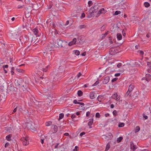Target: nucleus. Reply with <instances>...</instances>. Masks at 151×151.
I'll use <instances>...</instances> for the list:
<instances>
[{"label": "nucleus", "instance_id": "nucleus-31", "mask_svg": "<svg viewBox=\"0 0 151 151\" xmlns=\"http://www.w3.org/2000/svg\"><path fill=\"white\" fill-rule=\"evenodd\" d=\"M52 124V122L51 121L46 122L45 124L47 126H50Z\"/></svg>", "mask_w": 151, "mask_h": 151}, {"label": "nucleus", "instance_id": "nucleus-52", "mask_svg": "<svg viewBox=\"0 0 151 151\" xmlns=\"http://www.w3.org/2000/svg\"><path fill=\"white\" fill-rule=\"evenodd\" d=\"M73 102L75 104H79V102L77 101L76 100H74Z\"/></svg>", "mask_w": 151, "mask_h": 151}, {"label": "nucleus", "instance_id": "nucleus-48", "mask_svg": "<svg viewBox=\"0 0 151 151\" xmlns=\"http://www.w3.org/2000/svg\"><path fill=\"white\" fill-rule=\"evenodd\" d=\"M85 17V14L83 13L82 14H81V18L82 19V18H84Z\"/></svg>", "mask_w": 151, "mask_h": 151}, {"label": "nucleus", "instance_id": "nucleus-55", "mask_svg": "<svg viewBox=\"0 0 151 151\" xmlns=\"http://www.w3.org/2000/svg\"><path fill=\"white\" fill-rule=\"evenodd\" d=\"M85 132H82L80 134V136L81 137H82L83 135H84L85 134Z\"/></svg>", "mask_w": 151, "mask_h": 151}, {"label": "nucleus", "instance_id": "nucleus-8", "mask_svg": "<svg viewBox=\"0 0 151 151\" xmlns=\"http://www.w3.org/2000/svg\"><path fill=\"white\" fill-rule=\"evenodd\" d=\"M112 98L116 100H119L120 98L119 97H118V95L117 93H115L111 96Z\"/></svg>", "mask_w": 151, "mask_h": 151}, {"label": "nucleus", "instance_id": "nucleus-51", "mask_svg": "<svg viewBox=\"0 0 151 151\" xmlns=\"http://www.w3.org/2000/svg\"><path fill=\"white\" fill-rule=\"evenodd\" d=\"M9 145V142H6L5 145L4 147L5 148L7 147Z\"/></svg>", "mask_w": 151, "mask_h": 151}, {"label": "nucleus", "instance_id": "nucleus-53", "mask_svg": "<svg viewBox=\"0 0 151 151\" xmlns=\"http://www.w3.org/2000/svg\"><path fill=\"white\" fill-rule=\"evenodd\" d=\"M139 53L141 55H143L144 54V52H143L142 51V50H139Z\"/></svg>", "mask_w": 151, "mask_h": 151}, {"label": "nucleus", "instance_id": "nucleus-19", "mask_svg": "<svg viewBox=\"0 0 151 151\" xmlns=\"http://www.w3.org/2000/svg\"><path fill=\"white\" fill-rule=\"evenodd\" d=\"M14 87L11 85H9L7 87V89L9 91H12L13 90Z\"/></svg>", "mask_w": 151, "mask_h": 151}, {"label": "nucleus", "instance_id": "nucleus-4", "mask_svg": "<svg viewBox=\"0 0 151 151\" xmlns=\"http://www.w3.org/2000/svg\"><path fill=\"white\" fill-rule=\"evenodd\" d=\"M23 83H24V82L23 81H21V82H19L18 80H17L16 82L15 83L16 86L19 89L21 87H24V85L23 84Z\"/></svg>", "mask_w": 151, "mask_h": 151}, {"label": "nucleus", "instance_id": "nucleus-13", "mask_svg": "<svg viewBox=\"0 0 151 151\" xmlns=\"http://www.w3.org/2000/svg\"><path fill=\"white\" fill-rule=\"evenodd\" d=\"M95 94V93L94 91L90 92L89 94L90 98L91 99H94L96 97Z\"/></svg>", "mask_w": 151, "mask_h": 151}, {"label": "nucleus", "instance_id": "nucleus-46", "mask_svg": "<svg viewBox=\"0 0 151 151\" xmlns=\"http://www.w3.org/2000/svg\"><path fill=\"white\" fill-rule=\"evenodd\" d=\"M118 79V78H114L113 79L111 80V82H114L115 81H116Z\"/></svg>", "mask_w": 151, "mask_h": 151}, {"label": "nucleus", "instance_id": "nucleus-56", "mask_svg": "<svg viewBox=\"0 0 151 151\" xmlns=\"http://www.w3.org/2000/svg\"><path fill=\"white\" fill-rule=\"evenodd\" d=\"M91 113L90 112L88 111L86 113V116H89L90 114Z\"/></svg>", "mask_w": 151, "mask_h": 151}, {"label": "nucleus", "instance_id": "nucleus-63", "mask_svg": "<svg viewBox=\"0 0 151 151\" xmlns=\"http://www.w3.org/2000/svg\"><path fill=\"white\" fill-rule=\"evenodd\" d=\"M79 104H80V105H82V106H84L85 105L84 104V103H82V102H79Z\"/></svg>", "mask_w": 151, "mask_h": 151}, {"label": "nucleus", "instance_id": "nucleus-39", "mask_svg": "<svg viewBox=\"0 0 151 151\" xmlns=\"http://www.w3.org/2000/svg\"><path fill=\"white\" fill-rule=\"evenodd\" d=\"M113 114L114 116H116L117 115V112L116 110H114L113 112Z\"/></svg>", "mask_w": 151, "mask_h": 151}, {"label": "nucleus", "instance_id": "nucleus-54", "mask_svg": "<svg viewBox=\"0 0 151 151\" xmlns=\"http://www.w3.org/2000/svg\"><path fill=\"white\" fill-rule=\"evenodd\" d=\"M131 92L130 91H129L128 90L126 93L125 94V96H127Z\"/></svg>", "mask_w": 151, "mask_h": 151}, {"label": "nucleus", "instance_id": "nucleus-64", "mask_svg": "<svg viewBox=\"0 0 151 151\" xmlns=\"http://www.w3.org/2000/svg\"><path fill=\"white\" fill-rule=\"evenodd\" d=\"M139 47V45H136L135 46V47L136 49H138Z\"/></svg>", "mask_w": 151, "mask_h": 151}, {"label": "nucleus", "instance_id": "nucleus-38", "mask_svg": "<svg viewBox=\"0 0 151 151\" xmlns=\"http://www.w3.org/2000/svg\"><path fill=\"white\" fill-rule=\"evenodd\" d=\"M48 50L51 51L53 50V47L52 45L50 46L49 45L48 46Z\"/></svg>", "mask_w": 151, "mask_h": 151}, {"label": "nucleus", "instance_id": "nucleus-26", "mask_svg": "<svg viewBox=\"0 0 151 151\" xmlns=\"http://www.w3.org/2000/svg\"><path fill=\"white\" fill-rule=\"evenodd\" d=\"M74 53L76 55H80V52L78 50H74L73 51Z\"/></svg>", "mask_w": 151, "mask_h": 151}, {"label": "nucleus", "instance_id": "nucleus-24", "mask_svg": "<svg viewBox=\"0 0 151 151\" xmlns=\"http://www.w3.org/2000/svg\"><path fill=\"white\" fill-rule=\"evenodd\" d=\"M77 94L78 96H81L83 95V93L81 91L79 90L78 91Z\"/></svg>", "mask_w": 151, "mask_h": 151}, {"label": "nucleus", "instance_id": "nucleus-16", "mask_svg": "<svg viewBox=\"0 0 151 151\" xmlns=\"http://www.w3.org/2000/svg\"><path fill=\"white\" fill-rule=\"evenodd\" d=\"M52 128L53 131L52 132V133H55L58 131V127L56 125H54L52 126Z\"/></svg>", "mask_w": 151, "mask_h": 151}, {"label": "nucleus", "instance_id": "nucleus-3", "mask_svg": "<svg viewBox=\"0 0 151 151\" xmlns=\"http://www.w3.org/2000/svg\"><path fill=\"white\" fill-rule=\"evenodd\" d=\"M107 11L105 10L104 8H102L99 10L97 13L96 14V15H95L96 17H99L101 14H105L106 13Z\"/></svg>", "mask_w": 151, "mask_h": 151}, {"label": "nucleus", "instance_id": "nucleus-14", "mask_svg": "<svg viewBox=\"0 0 151 151\" xmlns=\"http://www.w3.org/2000/svg\"><path fill=\"white\" fill-rule=\"evenodd\" d=\"M145 77L143 78L142 79V80H146L147 82H148L151 80V76H145Z\"/></svg>", "mask_w": 151, "mask_h": 151}, {"label": "nucleus", "instance_id": "nucleus-11", "mask_svg": "<svg viewBox=\"0 0 151 151\" xmlns=\"http://www.w3.org/2000/svg\"><path fill=\"white\" fill-rule=\"evenodd\" d=\"M77 41V39L76 38H74L68 44L69 46H71L74 44H75L76 43Z\"/></svg>", "mask_w": 151, "mask_h": 151}, {"label": "nucleus", "instance_id": "nucleus-47", "mask_svg": "<svg viewBox=\"0 0 151 151\" xmlns=\"http://www.w3.org/2000/svg\"><path fill=\"white\" fill-rule=\"evenodd\" d=\"M42 138H40L41 142L42 144H43L44 142V140H45V138H42V137H41ZM44 137H45V136H44Z\"/></svg>", "mask_w": 151, "mask_h": 151}, {"label": "nucleus", "instance_id": "nucleus-40", "mask_svg": "<svg viewBox=\"0 0 151 151\" xmlns=\"http://www.w3.org/2000/svg\"><path fill=\"white\" fill-rule=\"evenodd\" d=\"M121 13V12L120 11H116L114 14V15H118Z\"/></svg>", "mask_w": 151, "mask_h": 151}, {"label": "nucleus", "instance_id": "nucleus-2", "mask_svg": "<svg viewBox=\"0 0 151 151\" xmlns=\"http://www.w3.org/2000/svg\"><path fill=\"white\" fill-rule=\"evenodd\" d=\"M50 66L49 65H46L45 63L43 62H42L39 64L38 68L43 72H47L48 69L50 68Z\"/></svg>", "mask_w": 151, "mask_h": 151}, {"label": "nucleus", "instance_id": "nucleus-44", "mask_svg": "<svg viewBox=\"0 0 151 151\" xmlns=\"http://www.w3.org/2000/svg\"><path fill=\"white\" fill-rule=\"evenodd\" d=\"M102 96L101 95H99L98 96V97L97 98V100L100 102H101V99H100L101 97H102Z\"/></svg>", "mask_w": 151, "mask_h": 151}, {"label": "nucleus", "instance_id": "nucleus-32", "mask_svg": "<svg viewBox=\"0 0 151 151\" xmlns=\"http://www.w3.org/2000/svg\"><path fill=\"white\" fill-rule=\"evenodd\" d=\"M123 139V137H120L118 138L117 140V142H121Z\"/></svg>", "mask_w": 151, "mask_h": 151}, {"label": "nucleus", "instance_id": "nucleus-17", "mask_svg": "<svg viewBox=\"0 0 151 151\" xmlns=\"http://www.w3.org/2000/svg\"><path fill=\"white\" fill-rule=\"evenodd\" d=\"M93 122V119H89V121L88 123V124L89 126H90L89 128H92V127H91V126L92 125Z\"/></svg>", "mask_w": 151, "mask_h": 151}, {"label": "nucleus", "instance_id": "nucleus-50", "mask_svg": "<svg viewBox=\"0 0 151 151\" xmlns=\"http://www.w3.org/2000/svg\"><path fill=\"white\" fill-rule=\"evenodd\" d=\"M20 89L21 90H22L23 91H25L27 90V89L24 87H21Z\"/></svg>", "mask_w": 151, "mask_h": 151}, {"label": "nucleus", "instance_id": "nucleus-10", "mask_svg": "<svg viewBox=\"0 0 151 151\" xmlns=\"http://www.w3.org/2000/svg\"><path fill=\"white\" fill-rule=\"evenodd\" d=\"M47 89L48 90H51L54 88L53 84L51 82L48 83H47Z\"/></svg>", "mask_w": 151, "mask_h": 151}, {"label": "nucleus", "instance_id": "nucleus-34", "mask_svg": "<svg viewBox=\"0 0 151 151\" xmlns=\"http://www.w3.org/2000/svg\"><path fill=\"white\" fill-rule=\"evenodd\" d=\"M86 27V26L84 24L81 25L79 26V28L80 29L85 28Z\"/></svg>", "mask_w": 151, "mask_h": 151}, {"label": "nucleus", "instance_id": "nucleus-9", "mask_svg": "<svg viewBox=\"0 0 151 151\" xmlns=\"http://www.w3.org/2000/svg\"><path fill=\"white\" fill-rule=\"evenodd\" d=\"M20 42L22 44H23L24 42H25L27 40L26 37L24 36H21L19 38Z\"/></svg>", "mask_w": 151, "mask_h": 151}, {"label": "nucleus", "instance_id": "nucleus-5", "mask_svg": "<svg viewBox=\"0 0 151 151\" xmlns=\"http://www.w3.org/2000/svg\"><path fill=\"white\" fill-rule=\"evenodd\" d=\"M130 145V149L132 151H134L137 148V147L134 144L133 142H131Z\"/></svg>", "mask_w": 151, "mask_h": 151}, {"label": "nucleus", "instance_id": "nucleus-18", "mask_svg": "<svg viewBox=\"0 0 151 151\" xmlns=\"http://www.w3.org/2000/svg\"><path fill=\"white\" fill-rule=\"evenodd\" d=\"M117 38L118 40H120L122 39V35L120 33H118L116 35Z\"/></svg>", "mask_w": 151, "mask_h": 151}, {"label": "nucleus", "instance_id": "nucleus-33", "mask_svg": "<svg viewBox=\"0 0 151 151\" xmlns=\"http://www.w3.org/2000/svg\"><path fill=\"white\" fill-rule=\"evenodd\" d=\"M124 125L125 124L124 123H119L118 124V127H123Z\"/></svg>", "mask_w": 151, "mask_h": 151}, {"label": "nucleus", "instance_id": "nucleus-61", "mask_svg": "<svg viewBox=\"0 0 151 151\" xmlns=\"http://www.w3.org/2000/svg\"><path fill=\"white\" fill-rule=\"evenodd\" d=\"M143 117L146 119H147L148 118V117L146 115H143Z\"/></svg>", "mask_w": 151, "mask_h": 151}, {"label": "nucleus", "instance_id": "nucleus-20", "mask_svg": "<svg viewBox=\"0 0 151 151\" xmlns=\"http://www.w3.org/2000/svg\"><path fill=\"white\" fill-rule=\"evenodd\" d=\"M9 67V66L7 65H4L3 66L2 68L4 69V73H7V70L5 69V68H7Z\"/></svg>", "mask_w": 151, "mask_h": 151}, {"label": "nucleus", "instance_id": "nucleus-35", "mask_svg": "<svg viewBox=\"0 0 151 151\" xmlns=\"http://www.w3.org/2000/svg\"><path fill=\"white\" fill-rule=\"evenodd\" d=\"M41 39L42 41L45 40H46V36L45 35L43 34L42 35V38Z\"/></svg>", "mask_w": 151, "mask_h": 151}, {"label": "nucleus", "instance_id": "nucleus-15", "mask_svg": "<svg viewBox=\"0 0 151 151\" xmlns=\"http://www.w3.org/2000/svg\"><path fill=\"white\" fill-rule=\"evenodd\" d=\"M134 83L131 84L129 86L128 90L131 92L134 88Z\"/></svg>", "mask_w": 151, "mask_h": 151}, {"label": "nucleus", "instance_id": "nucleus-59", "mask_svg": "<svg viewBox=\"0 0 151 151\" xmlns=\"http://www.w3.org/2000/svg\"><path fill=\"white\" fill-rule=\"evenodd\" d=\"M78 147L76 146L75 147V149L73 150V151H78Z\"/></svg>", "mask_w": 151, "mask_h": 151}, {"label": "nucleus", "instance_id": "nucleus-28", "mask_svg": "<svg viewBox=\"0 0 151 151\" xmlns=\"http://www.w3.org/2000/svg\"><path fill=\"white\" fill-rule=\"evenodd\" d=\"M140 129V127L139 126H137L134 130V132L135 133L138 132Z\"/></svg>", "mask_w": 151, "mask_h": 151}, {"label": "nucleus", "instance_id": "nucleus-42", "mask_svg": "<svg viewBox=\"0 0 151 151\" xmlns=\"http://www.w3.org/2000/svg\"><path fill=\"white\" fill-rule=\"evenodd\" d=\"M16 70L18 72H21V73L23 71V70L21 69H19V68H17L16 69Z\"/></svg>", "mask_w": 151, "mask_h": 151}, {"label": "nucleus", "instance_id": "nucleus-6", "mask_svg": "<svg viewBox=\"0 0 151 151\" xmlns=\"http://www.w3.org/2000/svg\"><path fill=\"white\" fill-rule=\"evenodd\" d=\"M23 141V145H27L29 144V142L28 139V137H23L22 138Z\"/></svg>", "mask_w": 151, "mask_h": 151}, {"label": "nucleus", "instance_id": "nucleus-58", "mask_svg": "<svg viewBox=\"0 0 151 151\" xmlns=\"http://www.w3.org/2000/svg\"><path fill=\"white\" fill-rule=\"evenodd\" d=\"M122 65V64L121 63H119V64H117V67L119 68H120L121 66Z\"/></svg>", "mask_w": 151, "mask_h": 151}, {"label": "nucleus", "instance_id": "nucleus-37", "mask_svg": "<svg viewBox=\"0 0 151 151\" xmlns=\"http://www.w3.org/2000/svg\"><path fill=\"white\" fill-rule=\"evenodd\" d=\"M109 32L108 31L107 32H106L104 34H103L102 35V38H104L105 37L106 35H107V34H109Z\"/></svg>", "mask_w": 151, "mask_h": 151}, {"label": "nucleus", "instance_id": "nucleus-21", "mask_svg": "<svg viewBox=\"0 0 151 151\" xmlns=\"http://www.w3.org/2000/svg\"><path fill=\"white\" fill-rule=\"evenodd\" d=\"M119 71L120 72L116 73L114 74V76H120V75H123L124 73H123V72H124V70H119Z\"/></svg>", "mask_w": 151, "mask_h": 151}, {"label": "nucleus", "instance_id": "nucleus-12", "mask_svg": "<svg viewBox=\"0 0 151 151\" xmlns=\"http://www.w3.org/2000/svg\"><path fill=\"white\" fill-rule=\"evenodd\" d=\"M109 80V76H107L105 77L103 81V83L104 84H106L108 83Z\"/></svg>", "mask_w": 151, "mask_h": 151}, {"label": "nucleus", "instance_id": "nucleus-22", "mask_svg": "<svg viewBox=\"0 0 151 151\" xmlns=\"http://www.w3.org/2000/svg\"><path fill=\"white\" fill-rule=\"evenodd\" d=\"M58 44L59 46H62L63 41L62 40H60V39H57V40Z\"/></svg>", "mask_w": 151, "mask_h": 151}, {"label": "nucleus", "instance_id": "nucleus-41", "mask_svg": "<svg viewBox=\"0 0 151 151\" xmlns=\"http://www.w3.org/2000/svg\"><path fill=\"white\" fill-rule=\"evenodd\" d=\"M88 4L89 6L90 7L93 4V3L92 1H89L88 2Z\"/></svg>", "mask_w": 151, "mask_h": 151}, {"label": "nucleus", "instance_id": "nucleus-57", "mask_svg": "<svg viewBox=\"0 0 151 151\" xmlns=\"http://www.w3.org/2000/svg\"><path fill=\"white\" fill-rule=\"evenodd\" d=\"M147 65L150 67H151V63L150 62H148L147 63Z\"/></svg>", "mask_w": 151, "mask_h": 151}, {"label": "nucleus", "instance_id": "nucleus-25", "mask_svg": "<svg viewBox=\"0 0 151 151\" xmlns=\"http://www.w3.org/2000/svg\"><path fill=\"white\" fill-rule=\"evenodd\" d=\"M64 116V114L63 113H60L59 114V118L58 119V120H60L61 119H63Z\"/></svg>", "mask_w": 151, "mask_h": 151}, {"label": "nucleus", "instance_id": "nucleus-30", "mask_svg": "<svg viewBox=\"0 0 151 151\" xmlns=\"http://www.w3.org/2000/svg\"><path fill=\"white\" fill-rule=\"evenodd\" d=\"M14 69L15 68L14 67H12L11 68L10 72L12 75H14Z\"/></svg>", "mask_w": 151, "mask_h": 151}, {"label": "nucleus", "instance_id": "nucleus-1", "mask_svg": "<svg viewBox=\"0 0 151 151\" xmlns=\"http://www.w3.org/2000/svg\"><path fill=\"white\" fill-rule=\"evenodd\" d=\"M98 7V5L94 6L91 7L86 13L87 17L89 18L93 17L95 13L97 12Z\"/></svg>", "mask_w": 151, "mask_h": 151}, {"label": "nucleus", "instance_id": "nucleus-49", "mask_svg": "<svg viewBox=\"0 0 151 151\" xmlns=\"http://www.w3.org/2000/svg\"><path fill=\"white\" fill-rule=\"evenodd\" d=\"M99 83V82L98 81H97L94 84H93L92 86H95L98 85Z\"/></svg>", "mask_w": 151, "mask_h": 151}, {"label": "nucleus", "instance_id": "nucleus-27", "mask_svg": "<svg viewBox=\"0 0 151 151\" xmlns=\"http://www.w3.org/2000/svg\"><path fill=\"white\" fill-rule=\"evenodd\" d=\"M110 145L108 143L106 145L105 151H107L110 148Z\"/></svg>", "mask_w": 151, "mask_h": 151}, {"label": "nucleus", "instance_id": "nucleus-45", "mask_svg": "<svg viewBox=\"0 0 151 151\" xmlns=\"http://www.w3.org/2000/svg\"><path fill=\"white\" fill-rule=\"evenodd\" d=\"M76 117V116L75 114H73L71 116V117L72 119L75 118Z\"/></svg>", "mask_w": 151, "mask_h": 151}, {"label": "nucleus", "instance_id": "nucleus-29", "mask_svg": "<svg viewBox=\"0 0 151 151\" xmlns=\"http://www.w3.org/2000/svg\"><path fill=\"white\" fill-rule=\"evenodd\" d=\"M111 73V69L110 68H107L105 70V73L107 74H110Z\"/></svg>", "mask_w": 151, "mask_h": 151}, {"label": "nucleus", "instance_id": "nucleus-43", "mask_svg": "<svg viewBox=\"0 0 151 151\" xmlns=\"http://www.w3.org/2000/svg\"><path fill=\"white\" fill-rule=\"evenodd\" d=\"M96 118H99L100 117V114L98 113L97 112L96 114Z\"/></svg>", "mask_w": 151, "mask_h": 151}, {"label": "nucleus", "instance_id": "nucleus-23", "mask_svg": "<svg viewBox=\"0 0 151 151\" xmlns=\"http://www.w3.org/2000/svg\"><path fill=\"white\" fill-rule=\"evenodd\" d=\"M12 135L11 134H9L6 137V139L9 141H10L12 139H11Z\"/></svg>", "mask_w": 151, "mask_h": 151}, {"label": "nucleus", "instance_id": "nucleus-7", "mask_svg": "<svg viewBox=\"0 0 151 151\" xmlns=\"http://www.w3.org/2000/svg\"><path fill=\"white\" fill-rule=\"evenodd\" d=\"M32 32L36 36V37L39 36V31L38 29L35 28L32 30Z\"/></svg>", "mask_w": 151, "mask_h": 151}, {"label": "nucleus", "instance_id": "nucleus-60", "mask_svg": "<svg viewBox=\"0 0 151 151\" xmlns=\"http://www.w3.org/2000/svg\"><path fill=\"white\" fill-rule=\"evenodd\" d=\"M122 35H123V36H125L126 35V33L125 32L124 30H123L122 31Z\"/></svg>", "mask_w": 151, "mask_h": 151}, {"label": "nucleus", "instance_id": "nucleus-62", "mask_svg": "<svg viewBox=\"0 0 151 151\" xmlns=\"http://www.w3.org/2000/svg\"><path fill=\"white\" fill-rule=\"evenodd\" d=\"M64 135L65 136H68L69 135V133H65L64 134Z\"/></svg>", "mask_w": 151, "mask_h": 151}, {"label": "nucleus", "instance_id": "nucleus-36", "mask_svg": "<svg viewBox=\"0 0 151 151\" xmlns=\"http://www.w3.org/2000/svg\"><path fill=\"white\" fill-rule=\"evenodd\" d=\"M144 6L146 7H148L150 6V4L148 2H145L144 4Z\"/></svg>", "mask_w": 151, "mask_h": 151}]
</instances>
